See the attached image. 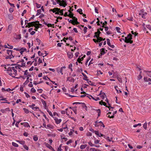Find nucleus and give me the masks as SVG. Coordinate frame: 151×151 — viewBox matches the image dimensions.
Returning <instances> with one entry per match:
<instances>
[{
	"label": "nucleus",
	"instance_id": "nucleus-1",
	"mask_svg": "<svg viewBox=\"0 0 151 151\" xmlns=\"http://www.w3.org/2000/svg\"><path fill=\"white\" fill-rule=\"evenodd\" d=\"M132 35L129 34L128 35L127 37H125V39L121 38L119 39V41H122V39L124 41V42L127 43H129L130 44H132L133 43V41L132 40Z\"/></svg>",
	"mask_w": 151,
	"mask_h": 151
},
{
	"label": "nucleus",
	"instance_id": "nucleus-2",
	"mask_svg": "<svg viewBox=\"0 0 151 151\" xmlns=\"http://www.w3.org/2000/svg\"><path fill=\"white\" fill-rule=\"evenodd\" d=\"M87 96H86V97L90 99H91V98H92L93 100L96 101H97L98 100H100V99L99 97H97L96 99H95L94 97H93L92 96L89 95L88 94H87Z\"/></svg>",
	"mask_w": 151,
	"mask_h": 151
},
{
	"label": "nucleus",
	"instance_id": "nucleus-3",
	"mask_svg": "<svg viewBox=\"0 0 151 151\" xmlns=\"http://www.w3.org/2000/svg\"><path fill=\"white\" fill-rule=\"evenodd\" d=\"M28 25H27L26 26V27H33L35 25V22H29L28 23Z\"/></svg>",
	"mask_w": 151,
	"mask_h": 151
},
{
	"label": "nucleus",
	"instance_id": "nucleus-4",
	"mask_svg": "<svg viewBox=\"0 0 151 151\" xmlns=\"http://www.w3.org/2000/svg\"><path fill=\"white\" fill-rule=\"evenodd\" d=\"M60 8H55L53 9H50V11H51L53 13H55L56 12V11L57 12L60 11Z\"/></svg>",
	"mask_w": 151,
	"mask_h": 151
},
{
	"label": "nucleus",
	"instance_id": "nucleus-5",
	"mask_svg": "<svg viewBox=\"0 0 151 151\" xmlns=\"http://www.w3.org/2000/svg\"><path fill=\"white\" fill-rule=\"evenodd\" d=\"M67 54L69 58L71 59L73 58V55L71 52H67Z\"/></svg>",
	"mask_w": 151,
	"mask_h": 151
},
{
	"label": "nucleus",
	"instance_id": "nucleus-6",
	"mask_svg": "<svg viewBox=\"0 0 151 151\" xmlns=\"http://www.w3.org/2000/svg\"><path fill=\"white\" fill-rule=\"evenodd\" d=\"M54 120L55 121V122L57 124H59L62 121L61 119H58V118L56 117H55L54 118Z\"/></svg>",
	"mask_w": 151,
	"mask_h": 151
},
{
	"label": "nucleus",
	"instance_id": "nucleus-7",
	"mask_svg": "<svg viewBox=\"0 0 151 151\" xmlns=\"http://www.w3.org/2000/svg\"><path fill=\"white\" fill-rule=\"evenodd\" d=\"M21 124L23 125L24 127H30L29 124L27 122H24L23 123H21Z\"/></svg>",
	"mask_w": 151,
	"mask_h": 151
},
{
	"label": "nucleus",
	"instance_id": "nucleus-8",
	"mask_svg": "<svg viewBox=\"0 0 151 151\" xmlns=\"http://www.w3.org/2000/svg\"><path fill=\"white\" fill-rule=\"evenodd\" d=\"M64 10V9H62L60 10V11L56 12L55 13V14H59V13H60L61 14V15H63V11Z\"/></svg>",
	"mask_w": 151,
	"mask_h": 151
},
{
	"label": "nucleus",
	"instance_id": "nucleus-9",
	"mask_svg": "<svg viewBox=\"0 0 151 151\" xmlns=\"http://www.w3.org/2000/svg\"><path fill=\"white\" fill-rule=\"evenodd\" d=\"M42 104L44 106V108L45 109H46V108L47 107L46 106V102L45 101L43 100H42Z\"/></svg>",
	"mask_w": 151,
	"mask_h": 151
},
{
	"label": "nucleus",
	"instance_id": "nucleus-10",
	"mask_svg": "<svg viewBox=\"0 0 151 151\" xmlns=\"http://www.w3.org/2000/svg\"><path fill=\"white\" fill-rule=\"evenodd\" d=\"M105 48H102L100 49V51L101 52V55H104V54L105 53Z\"/></svg>",
	"mask_w": 151,
	"mask_h": 151
},
{
	"label": "nucleus",
	"instance_id": "nucleus-11",
	"mask_svg": "<svg viewBox=\"0 0 151 151\" xmlns=\"http://www.w3.org/2000/svg\"><path fill=\"white\" fill-rule=\"evenodd\" d=\"M102 104L104 106H105L106 107H108V108H109V110H110V108H114L113 107H111V106H107L106 105V103H105V102H103V101H102Z\"/></svg>",
	"mask_w": 151,
	"mask_h": 151
},
{
	"label": "nucleus",
	"instance_id": "nucleus-12",
	"mask_svg": "<svg viewBox=\"0 0 151 151\" xmlns=\"http://www.w3.org/2000/svg\"><path fill=\"white\" fill-rule=\"evenodd\" d=\"M87 146V145L86 144L81 145L80 147V148L81 150H83Z\"/></svg>",
	"mask_w": 151,
	"mask_h": 151
},
{
	"label": "nucleus",
	"instance_id": "nucleus-13",
	"mask_svg": "<svg viewBox=\"0 0 151 151\" xmlns=\"http://www.w3.org/2000/svg\"><path fill=\"white\" fill-rule=\"evenodd\" d=\"M85 81H87L89 85L91 86H95V85H94V83H91V81H89L88 79H86Z\"/></svg>",
	"mask_w": 151,
	"mask_h": 151
},
{
	"label": "nucleus",
	"instance_id": "nucleus-14",
	"mask_svg": "<svg viewBox=\"0 0 151 151\" xmlns=\"http://www.w3.org/2000/svg\"><path fill=\"white\" fill-rule=\"evenodd\" d=\"M117 113V111H115L113 113V115L111 116H110V115H109L108 117L110 118H113L114 117V115L115 114H116Z\"/></svg>",
	"mask_w": 151,
	"mask_h": 151
},
{
	"label": "nucleus",
	"instance_id": "nucleus-15",
	"mask_svg": "<svg viewBox=\"0 0 151 151\" xmlns=\"http://www.w3.org/2000/svg\"><path fill=\"white\" fill-rule=\"evenodd\" d=\"M97 40L98 42H100L103 40V38L101 37H100L99 35L98 36Z\"/></svg>",
	"mask_w": 151,
	"mask_h": 151
},
{
	"label": "nucleus",
	"instance_id": "nucleus-16",
	"mask_svg": "<svg viewBox=\"0 0 151 151\" xmlns=\"http://www.w3.org/2000/svg\"><path fill=\"white\" fill-rule=\"evenodd\" d=\"M45 146L47 147L50 150L52 149V147L48 143H46L45 144Z\"/></svg>",
	"mask_w": 151,
	"mask_h": 151
},
{
	"label": "nucleus",
	"instance_id": "nucleus-17",
	"mask_svg": "<svg viewBox=\"0 0 151 151\" xmlns=\"http://www.w3.org/2000/svg\"><path fill=\"white\" fill-rule=\"evenodd\" d=\"M7 51V53L8 54V55H12V52L13 51L11 50H6Z\"/></svg>",
	"mask_w": 151,
	"mask_h": 151
},
{
	"label": "nucleus",
	"instance_id": "nucleus-18",
	"mask_svg": "<svg viewBox=\"0 0 151 151\" xmlns=\"http://www.w3.org/2000/svg\"><path fill=\"white\" fill-rule=\"evenodd\" d=\"M29 77H27V78L26 81L23 84L25 86L27 85L29 82Z\"/></svg>",
	"mask_w": 151,
	"mask_h": 151
},
{
	"label": "nucleus",
	"instance_id": "nucleus-19",
	"mask_svg": "<svg viewBox=\"0 0 151 151\" xmlns=\"http://www.w3.org/2000/svg\"><path fill=\"white\" fill-rule=\"evenodd\" d=\"M15 67H12V70H13L14 72V75H16L17 73V70L15 69Z\"/></svg>",
	"mask_w": 151,
	"mask_h": 151
},
{
	"label": "nucleus",
	"instance_id": "nucleus-20",
	"mask_svg": "<svg viewBox=\"0 0 151 151\" xmlns=\"http://www.w3.org/2000/svg\"><path fill=\"white\" fill-rule=\"evenodd\" d=\"M82 107L83 108L86 107V110H87V106L84 103H81V104Z\"/></svg>",
	"mask_w": 151,
	"mask_h": 151
},
{
	"label": "nucleus",
	"instance_id": "nucleus-21",
	"mask_svg": "<svg viewBox=\"0 0 151 151\" xmlns=\"http://www.w3.org/2000/svg\"><path fill=\"white\" fill-rule=\"evenodd\" d=\"M95 110V111H97L98 113V117L100 115V114H101V111H100V109H96Z\"/></svg>",
	"mask_w": 151,
	"mask_h": 151
},
{
	"label": "nucleus",
	"instance_id": "nucleus-22",
	"mask_svg": "<svg viewBox=\"0 0 151 151\" xmlns=\"http://www.w3.org/2000/svg\"><path fill=\"white\" fill-rule=\"evenodd\" d=\"M147 122H145L144 124L143 125V127L145 129H147Z\"/></svg>",
	"mask_w": 151,
	"mask_h": 151
},
{
	"label": "nucleus",
	"instance_id": "nucleus-23",
	"mask_svg": "<svg viewBox=\"0 0 151 151\" xmlns=\"http://www.w3.org/2000/svg\"><path fill=\"white\" fill-rule=\"evenodd\" d=\"M37 12L36 15V16H38L40 14L41 12V9H39L37 10Z\"/></svg>",
	"mask_w": 151,
	"mask_h": 151
},
{
	"label": "nucleus",
	"instance_id": "nucleus-24",
	"mask_svg": "<svg viewBox=\"0 0 151 151\" xmlns=\"http://www.w3.org/2000/svg\"><path fill=\"white\" fill-rule=\"evenodd\" d=\"M82 9H79L77 10V12L79 13L80 14H83V13L82 12Z\"/></svg>",
	"mask_w": 151,
	"mask_h": 151
},
{
	"label": "nucleus",
	"instance_id": "nucleus-25",
	"mask_svg": "<svg viewBox=\"0 0 151 151\" xmlns=\"http://www.w3.org/2000/svg\"><path fill=\"white\" fill-rule=\"evenodd\" d=\"M12 145L16 147H18L19 146L16 143L14 142H12Z\"/></svg>",
	"mask_w": 151,
	"mask_h": 151
},
{
	"label": "nucleus",
	"instance_id": "nucleus-26",
	"mask_svg": "<svg viewBox=\"0 0 151 151\" xmlns=\"http://www.w3.org/2000/svg\"><path fill=\"white\" fill-rule=\"evenodd\" d=\"M76 108H77L76 106H75V107L72 108L73 110L74 111V112L76 114H77V111H76Z\"/></svg>",
	"mask_w": 151,
	"mask_h": 151
},
{
	"label": "nucleus",
	"instance_id": "nucleus-27",
	"mask_svg": "<svg viewBox=\"0 0 151 151\" xmlns=\"http://www.w3.org/2000/svg\"><path fill=\"white\" fill-rule=\"evenodd\" d=\"M117 86H114V88H115V90H116V92L117 93H122V91L120 90H119H119H118L117 88H117Z\"/></svg>",
	"mask_w": 151,
	"mask_h": 151
},
{
	"label": "nucleus",
	"instance_id": "nucleus-28",
	"mask_svg": "<svg viewBox=\"0 0 151 151\" xmlns=\"http://www.w3.org/2000/svg\"><path fill=\"white\" fill-rule=\"evenodd\" d=\"M67 5V2L66 3H60V6H63V7H65Z\"/></svg>",
	"mask_w": 151,
	"mask_h": 151
},
{
	"label": "nucleus",
	"instance_id": "nucleus-29",
	"mask_svg": "<svg viewBox=\"0 0 151 151\" xmlns=\"http://www.w3.org/2000/svg\"><path fill=\"white\" fill-rule=\"evenodd\" d=\"M115 29L119 33H121V32L120 31V28L119 27H116L115 28Z\"/></svg>",
	"mask_w": 151,
	"mask_h": 151
},
{
	"label": "nucleus",
	"instance_id": "nucleus-30",
	"mask_svg": "<svg viewBox=\"0 0 151 151\" xmlns=\"http://www.w3.org/2000/svg\"><path fill=\"white\" fill-rule=\"evenodd\" d=\"M33 139L35 141H37L38 139V138L37 136H34L33 137Z\"/></svg>",
	"mask_w": 151,
	"mask_h": 151
},
{
	"label": "nucleus",
	"instance_id": "nucleus-31",
	"mask_svg": "<svg viewBox=\"0 0 151 151\" xmlns=\"http://www.w3.org/2000/svg\"><path fill=\"white\" fill-rule=\"evenodd\" d=\"M106 94L105 93V95L104 94H101V97L102 98V99H104L105 97L106 98Z\"/></svg>",
	"mask_w": 151,
	"mask_h": 151
},
{
	"label": "nucleus",
	"instance_id": "nucleus-32",
	"mask_svg": "<svg viewBox=\"0 0 151 151\" xmlns=\"http://www.w3.org/2000/svg\"><path fill=\"white\" fill-rule=\"evenodd\" d=\"M8 17H9V19L10 20H12L13 19V16L12 14H9L8 15Z\"/></svg>",
	"mask_w": 151,
	"mask_h": 151
},
{
	"label": "nucleus",
	"instance_id": "nucleus-33",
	"mask_svg": "<svg viewBox=\"0 0 151 151\" xmlns=\"http://www.w3.org/2000/svg\"><path fill=\"white\" fill-rule=\"evenodd\" d=\"M23 110L25 112L26 114H28L29 112V110L28 109H26L25 108H24Z\"/></svg>",
	"mask_w": 151,
	"mask_h": 151
},
{
	"label": "nucleus",
	"instance_id": "nucleus-34",
	"mask_svg": "<svg viewBox=\"0 0 151 151\" xmlns=\"http://www.w3.org/2000/svg\"><path fill=\"white\" fill-rule=\"evenodd\" d=\"M68 21H69V22L72 23L73 25H75V23H74V22H73V20L70 19V20H69V19H68Z\"/></svg>",
	"mask_w": 151,
	"mask_h": 151
},
{
	"label": "nucleus",
	"instance_id": "nucleus-35",
	"mask_svg": "<svg viewBox=\"0 0 151 151\" xmlns=\"http://www.w3.org/2000/svg\"><path fill=\"white\" fill-rule=\"evenodd\" d=\"M73 13H70L68 15V16L70 18H72V19L73 17Z\"/></svg>",
	"mask_w": 151,
	"mask_h": 151
},
{
	"label": "nucleus",
	"instance_id": "nucleus-36",
	"mask_svg": "<svg viewBox=\"0 0 151 151\" xmlns=\"http://www.w3.org/2000/svg\"><path fill=\"white\" fill-rule=\"evenodd\" d=\"M12 25L11 24H9L8 27V29L11 31L12 29Z\"/></svg>",
	"mask_w": 151,
	"mask_h": 151
},
{
	"label": "nucleus",
	"instance_id": "nucleus-37",
	"mask_svg": "<svg viewBox=\"0 0 151 151\" xmlns=\"http://www.w3.org/2000/svg\"><path fill=\"white\" fill-rule=\"evenodd\" d=\"M148 78L147 77H145L144 78V80L145 82H147L148 81Z\"/></svg>",
	"mask_w": 151,
	"mask_h": 151
},
{
	"label": "nucleus",
	"instance_id": "nucleus-38",
	"mask_svg": "<svg viewBox=\"0 0 151 151\" xmlns=\"http://www.w3.org/2000/svg\"><path fill=\"white\" fill-rule=\"evenodd\" d=\"M104 138L105 139H106L108 140L109 141L111 142V140H110V139L109 137H106L105 136L104 137Z\"/></svg>",
	"mask_w": 151,
	"mask_h": 151
},
{
	"label": "nucleus",
	"instance_id": "nucleus-39",
	"mask_svg": "<svg viewBox=\"0 0 151 151\" xmlns=\"http://www.w3.org/2000/svg\"><path fill=\"white\" fill-rule=\"evenodd\" d=\"M35 27V28L34 29V30L35 31H37V29L40 27L38 26L37 25H35L34 26Z\"/></svg>",
	"mask_w": 151,
	"mask_h": 151
},
{
	"label": "nucleus",
	"instance_id": "nucleus-40",
	"mask_svg": "<svg viewBox=\"0 0 151 151\" xmlns=\"http://www.w3.org/2000/svg\"><path fill=\"white\" fill-rule=\"evenodd\" d=\"M35 4H36V6L37 8H39L41 6V5L40 4H39L37 3H35Z\"/></svg>",
	"mask_w": 151,
	"mask_h": 151
},
{
	"label": "nucleus",
	"instance_id": "nucleus-41",
	"mask_svg": "<svg viewBox=\"0 0 151 151\" xmlns=\"http://www.w3.org/2000/svg\"><path fill=\"white\" fill-rule=\"evenodd\" d=\"M6 59H11L12 58V56L11 55H9L7 56L5 58Z\"/></svg>",
	"mask_w": 151,
	"mask_h": 151
},
{
	"label": "nucleus",
	"instance_id": "nucleus-42",
	"mask_svg": "<svg viewBox=\"0 0 151 151\" xmlns=\"http://www.w3.org/2000/svg\"><path fill=\"white\" fill-rule=\"evenodd\" d=\"M17 66H15V68L16 69H19V70H21V68H20V65H19V64H17Z\"/></svg>",
	"mask_w": 151,
	"mask_h": 151
},
{
	"label": "nucleus",
	"instance_id": "nucleus-43",
	"mask_svg": "<svg viewBox=\"0 0 151 151\" xmlns=\"http://www.w3.org/2000/svg\"><path fill=\"white\" fill-rule=\"evenodd\" d=\"M88 143L89 145L91 147H94L95 146V145L94 144H92L91 141L89 142Z\"/></svg>",
	"mask_w": 151,
	"mask_h": 151
},
{
	"label": "nucleus",
	"instance_id": "nucleus-44",
	"mask_svg": "<svg viewBox=\"0 0 151 151\" xmlns=\"http://www.w3.org/2000/svg\"><path fill=\"white\" fill-rule=\"evenodd\" d=\"M36 40L37 41V42L38 43V45H40L41 43V40L38 38H36Z\"/></svg>",
	"mask_w": 151,
	"mask_h": 151
},
{
	"label": "nucleus",
	"instance_id": "nucleus-45",
	"mask_svg": "<svg viewBox=\"0 0 151 151\" xmlns=\"http://www.w3.org/2000/svg\"><path fill=\"white\" fill-rule=\"evenodd\" d=\"M62 144H60L59 147H58V149L57 151H61L62 150V149H61V147L62 146Z\"/></svg>",
	"mask_w": 151,
	"mask_h": 151
},
{
	"label": "nucleus",
	"instance_id": "nucleus-46",
	"mask_svg": "<svg viewBox=\"0 0 151 151\" xmlns=\"http://www.w3.org/2000/svg\"><path fill=\"white\" fill-rule=\"evenodd\" d=\"M31 91L33 93H35V92L36 91L34 88H31Z\"/></svg>",
	"mask_w": 151,
	"mask_h": 151
},
{
	"label": "nucleus",
	"instance_id": "nucleus-47",
	"mask_svg": "<svg viewBox=\"0 0 151 151\" xmlns=\"http://www.w3.org/2000/svg\"><path fill=\"white\" fill-rule=\"evenodd\" d=\"M107 41V44L109 46V45L111 44L110 40L109 39H106Z\"/></svg>",
	"mask_w": 151,
	"mask_h": 151
},
{
	"label": "nucleus",
	"instance_id": "nucleus-48",
	"mask_svg": "<svg viewBox=\"0 0 151 151\" xmlns=\"http://www.w3.org/2000/svg\"><path fill=\"white\" fill-rule=\"evenodd\" d=\"M73 131L74 132V130L73 129H71L70 131V132L68 133V134L69 135L71 136V135L73 134Z\"/></svg>",
	"mask_w": 151,
	"mask_h": 151
},
{
	"label": "nucleus",
	"instance_id": "nucleus-49",
	"mask_svg": "<svg viewBox=\"0 0 151 151\" xmlns=\"http://www.w3.org/2000/svg\"><path fill=\"white\" fill-rule=\"evenodd\" d=\"M19 142L20 144L24 145L25 143V142L24 141H20Z\"/></svg>",
	"mask_w": 151,
	"mask_h": 151
},
{
	"label": "nucleus",
	"instance_id": "nucleus-50",
	"mask_svg": "<svg viewBox=\"0 0 151 151\" xmlns=\"http://www.w3.org/2000/svg\"><path fill=\"white\" fill-rule=\"evenodd\" d=\"M80 56L79 57V58H78L77 59V62H78L79 63H82V62H81V59L80 58Z\"/></svg>",
	"mask_w": 151,
	"mask_h": 151
},
{
	"label": "nucleus",
	"instance_id": "nucleus-51",
	"mask_svg": "<svg viewBox=\"0 0 151 151\" xmlns=\"http://www.w3.org/2000/svg\"><path fill=\"white\" fill-rule=\"evenodd\" d=\"M23 147L26 150H28V147L27 146V145H23Z\"/></svg>",
	"mask_w": 151,
	"mask_h": 151
},
{
	"label": "nucleus",
	"instance_id": "nucleus-52",
	"mask_svg": "<svg viewBox=\"0 0 151 151\" xmlns=\"http://www.w3.org/2000/svg\"><path fill=\"white\" fill-rule=\"evenodd\" d=\"M24 93L25 94V96L27 98H28L30 97V96L26 92H24Z\"/></svg>",
	"mask_w": 151,
	"mask_h": 151
},
{
	"label": "nucleus",
	"instance_id": "nucleus-53",
	"mask_svg": "<svg viewBox=\"0 0 151 151\" xmlns=\"http://www.w3.org/2000/svg\"><path fill=\"white\" fill-rule=\"evenodd\" d=\"M47 127H48L50 128L51 129L53 128V126L52 125H51V124H49L47 125Z\"/></svg>",
	"mask_w": 151,
	"mask_h": 151
},
{
	"label": "nucleus",
	"instance_id": "nucleus-54",
	"mask_svg": "<svg viewBox=\"0 0 151 151\" xmlns=\"http://www.w3.org/2000/svg\"><path fill=\"white\" fill-rule=\"evenodd\" d=\"M131 33L133 35H134L135 36H136L138 34V33H137L136 32H134L133 31H131Z\"/></svg>",
	"mask_w": 151,
	"mask_h": 151
},
{
	"label": "nucleus",
	"instance_id": "nucleus-55",
	"mask_svg": "<svg viewBox=\"0 0 151 151\" xmlns=\"http://www.w3.org/2000/svg\"><path fill=\"white\" fill-rule=\"evenodd\" d=\"M87 28L86 27H84V34H85L86 33V32H87Z\"/></svg>",
	"mask_w": 151,
	"mask_h": 151
},
{
	"label": "nucleus",
	"instance_id": "nucleus-56",
	"mask_svg": "<svg viewBox=\"0 0 151 151\" xmlns=\"http://www.w3.org/2000/svg\"><path fill=\"white\" fill-rule=\"evenodd\" d=\"M28 70H25L24 71V75H28V72H27Z\"/></svg>",
	"mask_w": 151,
	"mask_h": 151
},
{
	"label": "nucleus",
	"instance_id": "nucleus-57",
	"mask_svg": "<svg viewBox=\"0 0 151 151\" xmlns=\"http://www.w3.org/2000/svg\"><path fill=\"white\" fill-rule=\"evenodd\" d=\"M142 77V76L141 75H138V76L137 77V79L138 80H139L141 79Z\"/></svg>",
	"mask_w": 151,
	"mask_h": 151
},
{
	"label": "nucleus",
	"instance_id": "nucleus-58",
	"mask_svg": "<svg viewBox=\"0 0 151 151\" xmlns=\"http://www.w3.org/2000/svg\"><path fill=\"white\" fill-rule=\"evenodd\" d=\"M27 10L26 9L24 10L22 14V16H24V14H25L26 13Z\"/></svg>",
	"mask_w": 151,
	"mask_h": 151
},
{
	"label": "nucleus",
	"instance_id": "nucleus-59",
	"mask_svg": "<svg viewBox=\"0 0 151 151\" xmlns=\"http://www.w3.org/2000/svg\"><path fill=\"white\" fill-rule=\"evenodd\" d=\"M38 54L39 55V56H41L43 55V53L41 52L40 51H39L38 52Z\"/></svg>",
	"mask_w": 151,
	"mask_h": 151
},
{
	"label": "nucleus",
	"instance_id": "nucleus-60",
	"mask_svg": "<svg viewBox=\"0 0 151 151\" xmlns=\"http://www.w3.org/2000/svg\"><path fill=\"white\" fill-rule=\"evenodd\" d=\"M146 27L150 30H151V26L150 25H147Z\"/></svg>",
	"mask_w": 151,
	"mask_h": 151
},
{
	"label": "nucleus",
	"instance_id": "nucleus-61",
	"mask_svg": "<svg viewBox=\"0 0 151 151\" xmlns=\"http://www.w3.org/2000/svg\"><path fill=\"white\" fill-rule=\"evenodd\" d=\"M75 79L73 78H71L70 80V81L72 82H74L75 81Z\"/></svg>",
	"mask_w": 151,
	"mask_h": 151
},
{
	"label": "nucleus",
	"instance_id": "nucleus-62",
	"mask_svg": "<svg viewBox=\"0 0 151 151\" xmlns=\"http://www.w3.org/2000/svg\"><path fill=\"white\" fill-rule=\"evenodd\" d=\"M72 140L71 139L69 140L68 141H67L66 142V144L67 145H68L69 144L71 143L72 142Z\"/></svg>",
	"mask_w": 151,
	"mask_h": 151
},
{
	"label": "nucleus",
	"instance_id": "nucleus-63",
	"mask_svg": "<svg viewBox=\"0 0 151 151\" xmlns=\"http://www.w3.org/2000/svg\"><path fill=\"white\" fill-rule=\"evenodd\" d=\"M14 11V9L13 8H11L9 9V11L10 12L12 13Z\"/></svg>",
	"mask_w": 151,
	"mask_h": 151
},
{
	"label": "nucleus",
	"instance_id": "nucleus-64",
	"mask_svg": "<svg viewBox=\"0 0 151 151\" xmlns=\"http://www.w3.org/2000/svg\"><path fill=\"white\" fill-rule=\"evenodd\" d=\"M96 149L94 148H91L90 149V150L92 151H96Z\"/></svg>",
	"mask_w": 151,
	"mask_h": 151
}]
</instances>
